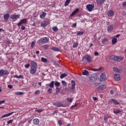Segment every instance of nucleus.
<instances>
[{
  "instance_id": "nucleus-25",
  "label": "nucleus",
  "mask_w": 126,
  "mask_h": 126,
  "mask_svg": "<svg viewBox=\"0 0 126 126\" xmlns=\"http://www.w3.org/2000/svg\"><path fill=\"white\" fill-rule=\"evenodd\" d=\"M45 16H46V12H43L42 14H41L40 15V18L41 19H44V18H45Z\"/></svg>"
},
{
  "instance_id": "nucleus-4",
  "label": "nucleus",
  "mask_w": 126,
  "mask_h": 126,
  "mask_svg": "<svg viewBox=\"0 0 126 126\" xmlns=\"http://www.w3.org/2000/svg\"><path fill=\"white\" fill-rule=\"evenodd\" d=\"M85 60L88 62V63H91V62H92V58L89 55L84 56L82 59V62H84Z\"/></svg>"
},
{
  "instance_id": "nucleus-29",
  "label": "nucleus",
  "mask_w": 126,
  "mask_h": 126,
  "mask_svg": "<svg viewBox=\"0 0 126 126\" xmlns=\"http://www.w3.org/2000/svg\"><path fill=\"white\" fill-rule=\"evenodd\" d=\"M14 77H16V78H20L23 79V75H20L19 76H18L17 75H14Z\"/></svg>"
},
{
  "instance_id": "nucleus-50",
  "label": "nucleus",
  "mask_w": 126,
  "mask_h": 126,
  "mask_svg": "<svg viewBox=\"0 0 126 126\" xmlns=\"http://www.w3.org/2000/svg\"><path fill=\"white\" fill-rule=\"evenodd\" d=\"M26 68H29V66H30V64L28 63L25 65Z\"/></svg>"
},
{
  "instance_id": "nucleus-6",
  "label": "nucleus",
  "mask_w": 126,
  "mask_h": 126,
  "mask_svg": "<svg viewBox=\"0 0 126 126\" xmlns=\"http://www.w3.org/2000/svg\"><path fill=\"white\" fill-rule=\"evenodd\" d=\"M110 59V60H113V61H116L117 62H122V61H123V59L113 55L111 56Z\"/></svg>"
},
{
  "instance_id": "nucleus-43",
  "label": "nucleus",
  "mask_w": 126,
  "mask_h": 126,
  "mask_svg": "<svg viewBox=\"0 0 126 126\" xmlns=\"http://www.w3.org/2000/svg\"><path fill=\"white\" fill-rule=\"evenodd\" d=\"M77 46H78V43H74L73 44V48H77Z\"/></svg>"
},
{
  "instance_id": "nucleus-7",
  "label": "nucleus",
  "mask_w": 126,
  "mask_h": 126,
  "mask_svg": "<svg viewBox=\"0 0 126 126\" xmlns=\"http://www.w3.org/2000/svg\"><path fill=\"white\" fill-rule=\"evenodd\" d=\"M106 78H107V77H106V74H105V73H102L101 74L100 80V81H101V82L105 81Z\"/></svg>"
},
{
  "instance_id": "nucleus-16",
  "label": "nucleus",
  "mask_w": 126,
  "mask_h": 126,
  "mask_svg": "<svg viewBox=\"0 0 126 126\" xmlns=\"http://www.w3.org/2000/svg\"><path fill=\"white\" fill-rule=\"evenodd\" d=\"M8 18H9V14L6 13L3 16V19L5 21H7L8 20Z\"/></svg>"
},
{
  "instance_id": "nucleus-3",
  "label": "nucleus",
  "mask_w": 126,
  "mask_h": 126,
  "mask_svg": "<svg viewBox=\"0 0 126 126\" xmlns=\"http://www.w3.org/2000/svg\"><path fill=\"white\" fill-rule=\"evenodd\" d=\"M95 7V5L94 3L92 4H89L86 5V8L88 11H90V12H91L94 9V8Z\"/></svg>"
},
{
  "instance_id": "nucleus-56",
  "label": "nucleus",
  "mask_w": 126,
  "mask_h": 126,
  "mask_svg": "<svg viewBox=\"0 0 126 126\" xmlns=\"http://www.w3.org/2000/svg\"><path fill=\"white\" fill-rule=\"evenodd\" d=\"M21 30H25V27L24 26H22V27L21 28Z\"/></svg>"
},
{
  "instance_id": "nucleus-28",
  "label": "nucleus",
  "mask_w": 126,
  "mask_h": 126,
  "mask_svg": "<svg viewBox=\"0 0 126 126\" xmlns=\"http://www.w3.org/2000/svg\"><path fill=\"white\" fill-rule=\"evenodd\" d=\"M122 111L121 110H120L119 109H115L114 111H113V113L114 114H119L120 113H121Z\"/></svg>"
},
{
  "instance_id": "nucleus-20",
  "label": "nucleus",
  "mask_w": 126,
  "mask_h": 126,
  "mask_svg": "<svg viewBox=\"0 0 126 126\" xmlns=\"http://www.w3.org/2000/svg\"><path fill=\"white\" fill-rule=\"evenodd\" d=\"M105 0H96V3L98 5H101L103 2H105Z\"/></svg>"
},
{
  "instance_id": "nucleus-11",
  "label": "nucleus",
  "mask_w": 126,
  "mask_h": 126,
  "mask_svg": "<svg viewBox=\"0 0 126 126\" xmlns=\"http://www.w3.org/2000/svg\"><path fill=\"white\" fill-rule=\"evenodd\" d=\"M108 16L109 17H112V16H114V14H115V12H114V11L112 10H110L108 11Z\"/></svg>"
},
{
  "instance_id": "nucleus-44",
  "label": "nucleus",
  "mask_w": 126,
  "mask_h": 126,
  "mask_svg": "<svg viewBox=\"0 0 126 126\" xmlns=\"http://www.w3.org/2000/svg\"><path fill=\"white\" fill-rule=\"evenodd\" d=\"M61 90V89H60L58 87H57L56 88V94H58L59 93V92H60Z\"/></svg>"
},
{
  "instance_id": "nucleus-1",
  "label": "nucleus",
  "mask_w": 126,
  "mask_h": 126,
  "mask_svg": "<svg viewBox=\"0 0 126 126\" xmlns=\"http://www.w3.org/2000/svg\"><path fill=\"white\" fill-rule=\"evenodd\" d=\"M31 64L32 66L30 73L33 75L36 73V70H37V63L34 61H32Z\"/></svg>"
},
{
  "instance_id": "nucleus-63",
  "label": "nucleus",
  "mask_w": 126,
  "mask_h": 126,
  "mask_svg": "<svg viewBox=\"0 0 126 126\" xmlns=\"http://www.w3.org/2000/svg\"><path fill=\"white\" fill-rule=\"evenodd\" d=\"M72 27H74V28H75V27H76V23L72 25Z\"/></svg>"
},
{
  "instance_id": "nucleus-19",
  "label": "nucleus",
  "mask_w": 126,
  "mask_h": 126,
  "mask_svg": "<svg viewBox=\"0 0 126 126\" xmlns=\"http://www.w3.org/2000/svg\"><path fill=\"white\" fill-rule=\"evenodd\" d=\"M55 85V82L52 81L51 82L50 84L48 85V86L50 87V88H54Z\"/></svg>"
},
{
  "instance_id": "nucleus-49",
  "label": "nucleus",
  "mask_w": 126,
  "mask_h": 126,
  "mask_svg": "<svg viewBox=\"0 0 126 126\" xmlns=\"http://www.w3.org/2000/svg\"><path fill=\"white\" fill-rule=\"evenodd\" d=\"M13 120H9V121H7V123L8 124H11L12 123H13Z\"/></svg>"
},
{
  "instance_id": "nucleus-21",
  "label": "nucleus",
  "mask_w": 126,
  "mask_h": 126,
  "mask_svg": "<svg viewBox=\"0 0 126 126\" xmlns=\"http://www.w3.org/2000/svg\"><path fill=\"white\" fill-rule=\"evenodd\" d=\"M109 41V38H104L102 40L101 43L102 45H106V43Z\"/></svg>"
},
{
  "instance_id": "nucleus-9",
  "label": "nucleus",
  "mask_w": 126,
  "mask_h": 126,
  "mask_svg": "<svg viewBox=\"0 0 126 126\" xmlns=\"http://www.w3.org/2000/svg\"><path fill=\"white\" fill-rule=\"evenodd\" d=\"M109 103H113L114 105H120V102H118L117 100L112 98L109 101Z\"/></svg>"
},
{
  "instance_id": "nucleus-64",
  "label": "nucleus",
  "mask_w": 126,
  "mask_h": 126,
  "mask_svg": "<svg viewBox=\"0 0 126 126\" xmlns=\"http://www.w3.org/2000/svg\"><path fill=\"white\" fill-rule=\"evenodd\" d=\"M120 36H121V34H117L116 35V37L119 38V37H120Z\"/></svg>"
},
{
  "instance_id": "nucleus-53",
  "label": "nucleus",
  "mask_w": 126,
  "mask_h": 126,
  "mask_svg": "<svg viewBox=\"0 0 126 126\" xmlns=\"http://www.w3.org/2000/svg\"><path fill=\"white\" fill-rule=\"evenodd\" d=\"M104 121L105 122V123L108 122V117H104Z\"/></svg>"
},
{
  "instance_id": "nucleus-30",
  "label": "nucleus",
  "mask_w": 126,
  "mask_h": 126,
  "mask_svg": "<svg viewBox=\"0 0 126 126\" xmlns=\"http://www.w3.org/2000/svg\"><path fill=\"white\" fill-rule=\"evenodd\" d=\"M52 50L53 51H54V52H60V50L59 48H57V47H53L52 48Z\"/></svg>"
},
{
  "instance_id": "nucleus-39",
  "label": "nucleus",
  "mask_w": 126,
  "mask_h": 126,
  "mask_svg": "<svg viewBox=\"0 0 126 126\" xmlns=\"http://www.w3.org/2000/svg\"><path fill=\"white\" fill-rule=\"evenodd\" d=\"M15 95H22L23 94V92H18L15 93Z\"/></svg>"
},
{
  "instance_id": "nucleus-42",
  "label": "nucleus",
  "mask_w": 126,
  "mask_h": 126,
  "mask_svg": "<svg viewBox=\"0 0 126 126\" xmlns=\"http://www.w3.org/2000/svg\"><path fill=\"white\" fill-rule=\"evenodd\" d=\"M67 101L70 103H71V102H72V98H71V97H67Z\"/></svg>"
},
{
  "instance_id": "nucleus-54",
  "label": "nucleus",
  "mask_w": 126,
  "mask_h": 126,
  "mask_svg": "<svg viewBox=\"0 0 126 126\" xmlns=\"http://www.w3.org/2000/svg\"><path fill=\"white\" fill-rule=\"evenodd\" d=\"M40 93V90H37L34 92V94H39Z\"/></svg>"
},
{
  "instance_id": "nucleus-58",
  "label": "nucleus",
  "mask_w": 126,
  "mask_h": 126,
  "mask_svg": "<svg viewBox=\"0 0 126 126\" xmlns=\"http://www.w3.org/2000/svg\"><path fill=\"white\" fill-rule=\"evenodd\" d=\"M93 99L94 100V101H97V97L94 96L93 97Z\"/></svg>"
},
{
  "instance_id": "nucleus-14",
  "label": "nucleus",
  "mask_w": 126,
  "mask_h": 126,
  "mask_svg": "<svg viewBox=\"0 0 126 126\" xmlns=\"http://www.w3.org/2000/svg\"><path fill=\"white\" fill-rule=\"evenodd\" d=\"M33 125L38 126L40 124V121L38 119H35L33 120Z\"/></svg>"
},
{
  "instance_id": "nucleus-32",
  "label": "nucleus",
  "mask_w": 126,
  "mask_h": 126,
  "mask_svg": "<svg viewBox=\"0 0 126 126\" xmlns=\"http://www.w3.org/2000/svg\"><path fill=\"white\" fill-rule=\"evenodd\" d=\"M83 34H84V32H77V36H81Z\"/></svg>"
},
{
  "instance_id": "nucleus-45",
  "label": "nucleus",
  "mask_w": 126,
  "mask_h": 126,
  "mask_svg": "<svg viewBox=\"0 0 126 126\" xmlns=\"http://www.w3.org/2000/svg\"><path fill=\"white\" fill-rule=\"evenodd\" d=\"M62 83L63 85V86H66V84H67L66 82L64 81H62Z\"/></svg>"
},
{
  "instance_id": "nucleus-41",
  "label": "nucleus",
  "mask_w": 126,
  "mask_h": 126,
  "mask_svg": "<svg viewBox=\"0 0 126 126\" xmlns=\"http://www.w3.org/2000/svg\"><path fill=\"white\" fill-rule=\"evenodd\" d=\"M52 30H53L54 32H57L59 30V29H58L57 27H54L52 28Z\"/></svg>"
},
{
  "instance_id": "nucleus-35",
  "label": "nucleus",
  "mask_w": 126,
  "mask_h": 126,
  "mask_svg": "<svg viewBox=\"0 0 126 126\" xmlns=\"http://www.w3.org/2000/svg\"><path fill=\"white\" fill-rule=\"evenodd\" d=\"M54 85H55V86H56V87H59L60 85H61V83L56 81L54 83Z\"/></svg>"
},
{
  "instance_id": "nucleus-23",
  "label": "nucleus",
  "mask_w": 126,
  "mask_h": 126,
  "mask_svg": "<svg viewBox=\"0 0 126 126\" xmlns=\"http://www.w3.org/2000/svg\"><path fill=\"white\" fill-rule=\"evenodd\" d=\"M71 83L72 84V87H71V89H74V88H75V81H74V80H72L71 82Z\"/></svg>"
},
{
  "instance_id": "nucleus-22",
  "label": "nucleus",
  "mask_w": 126,
  "mask_h": 126,
  "mask_svg": "<svg viewBox=\"0 0 126 126\" xmlns=\"http://www.w3.org/2000/svg\"><path fill=\"white\" fill-rule=\"evenodd\" d=\"M88 74H89V72L88 70H83V71L82 72L83 75H86V76H87V75H88Z\"/></svg>"
},
{
  "instance_id": "nucleus-52",
  "label": "nucleus",
  "mask_w": 126,
  "mask_h": 126,
  "mask_svg": "<svg viewBox=\"0 0 126 126\" xmlns=\"http://www.w3.org/2000/svg\"><path fill=\"white\" fill-rule=\"evenodd\" d=\"M58 124L59 126H62V125L63 124L62 121L61 120L58 121Z\"/></svg>"
},
{
  "instance_id": "nucleus-24",
  "label": "nucleus",
  "mask_w": 126,
  "mask_h": 126,
  "mask_svg": "<svg viewBox=\"0 0 126 126\" xmlns=\"http://www.w3.org/2000/svg\"><path fill=\"white\" fill-rule=\"evenodd\" d=\"M79 11V9H76V10H75L74 11L72 12V13L70 14V16L72 17L73 16V15H74V14H75V13H76V12H78Z\"/></svg>"
},
{
  "instance_id": "nucleus-61",
  "label": "nucleus",
  "mask_w": 126,
  "mask_h": 126,
  "mask_svg": "<svg viewBox=\"0 0 126 126\" xmlns=\"http://www.w3.org/2000/svg\"><path fill=\"white\" fill-rule=\"evenodd\" d=\"M35 53L36 54V55H39L40 54V51H37L35 52Z\"/></svg>"
},
{
  "instance_id": "nucleus-38",
  "label": "nucleus",
  "mask_w": 126,
  "mask_h": 126,
  "mask_svg": "<svg viewBox=\"0 0 126 126\" xmlns=\"http://www.w3.org/2000/svg\"><path fill=\"white\" fill-rule=\"evenodd\" d=\"M101 69H102V68L99 67L98 69H92V70H93V71H100V70H101Z\"/></svg>"
},
{
  "instance_id": "nucleus-37",
  "label": "nucleus",
  "mask_w": 126,
  "mask_h": 126,
  "mask_svg": "<svg viewBox=\"0 0 126 126\" xmlns=\"http://www.w3.org/2000/svg\"><path fill=\"white\" fill-rule=\"evenodd\" d=\"M65 76H66V74L65 73H63V74L61 75L60 78H61V79H63V78L65 77Z\"/></svg>"
},
{
  "instance_id": "nucleus-8",
  "label": "nucleus",
  "mask_w": 126,
  "mask_h": 126,
  "mask_svg": "<svg viewBox=\"0 0 126 126\" xmlns=\"http://www.w3.org/2000/svg\"><path fill=\"white\" fill-rule=\"evenodd\" d=\"M27 22V19H23L21 20L20 22L17 24L18 26H21L22 24H25Z\"/></svg>"
},
{
  "instance_id": "nucleus-13",
  "label": "nucleus",
  "mask_w": 126,
  "mask_h": 126,
  "mask_svg": "<svg viewBox=\"0 0 126 126\" xmlns=\"http://www.w3.org/2000/svg\"><path fill=\"white\" fill-rule=\"evenodd\" d=\"M107 88V86L106 85H101L98 87V90H104V89H106Z\"/></svg>"
},
{
  "instance_id": "nucleus-26",
  "label": "nucleus",
  "mask_w": 126,
  "mask_h": 126,
  "mask_svg": "<svg viewBox=\"0 0 126 126\" xmlns=\"http://www.w3.org/2000/svg\"><path fill=\"white\" fill-rule=\"evenodd\" d=\"M90 79L92 81H96L97 80V78L95 76H91Z\"/></svg>"
},
{
  "instance_id": "nucleus-55",
  "label": "nucleus",
  "mask_w": 126,
  "mask_h": 126,
  "mask_svg": "<svg viewBox=\"0 0 126 126\" xmlns=\"http://www.w3.org/2000/svg\"><path fill=\"white\" fill-rule=\"evenodd\" d=\"M122 6H126V1H125L122 3Z\"/></svg>"
},
{
  "instance_id": "nucleus-40",
  "label": "nucleus",
  "mask_w": 126,
  "mask_h": 126,
  "mask_svg": "<svg viewBox=\"0 0 126 126\" xmlns=\"http://www.w3.org/2000/svg\"><path fill=\"white\" fill-rule=\"evenodd\" d=\"M34 46H35V42L32 41L31 43V48L32 49H33V48H34Z\"/></svg>"
},
{
  "instance_id": "nucleus-46",
  "label": "nucleus",
  "mask_w": 126,
  "mask_h": 126,
  "mask_svg": "<svg viewBox=\"0 0 126 126\" xmlns=\"http://www.w3.org/2000/svg\"><path fill=\"white\" fill-rule=\"evenodd\" d=\"M35 111V112H37V113H42V112H43L42 109H36Z\"/></svg>"
},
{
  "instance_id": "nucleus-27",
  "label": "nucleus",
  "mask_w": 126,
  "mask_h": 126,
  "mask_svg": "<svg viewBox=\"0 0 126 126\" xmlns=\"http://www.w3.org/2000/svg\"><path fill=\"white\" fill-rule=\"evenodd\" d=\"M117 42H118V40L116 38H114L112 40V43L113 45H115V44H116Z\"/></svg>"
},
{
  "instance_id": "nucleus-17",
  "label": "nucleus",
  "mask_w": 126,
  "mask_h": 126,
  "mask_svg": "<svg viewBox=\"0 0 126 126\" xmlns=\"http://www.w3.org/2000/svg\"><path fill=\"white\" fill-rule=\"evenodd\" d=\"M13 113V112H12L7 114H4L1 117V119H3V118H6V117H9V116H11V115H12Z\"/></svg>"
},
{
  "instance_id": "nucleus-59",
  "label": "nucleus",
  "mask_w": 126,
  "mask_h": 126,
  "mask_svg": "<svg viewBox=\"0 0 126 126\" xmlns=\"http://www.w3.org/2000/svg\"><path fill=\"white\" fill-rule=\"evenodd\" d=\"M99 85H100V84H99L98 83H94L95 86H99Z\"/></svg>"
},
{
  "instance_id": "nucleus-33",
  "label": "nucleus",
  "mask_w": 126,
  "mask_h": 126,
  "mask_svg": "<svg viewBox=\"0 0 126 126\" xmlns=\"http://www.w3.org/2000/svg\"><path fill=\"white\" fill-rule=\"evenodd\" d=\"M40 26L41 27H47V26H48V24L46 23H41Z\"/></svg>"
},
{
  "instance_id": "nucleus-60",
  "label": "nucleus",
  "mask_w": 126,
  "mask_h": 126,
  "mask_svg": "<svg viewBox=\"0 0 126 126\" xmlns=\"http://www.w3.org/2000/svg\"><path fill=\"white\" fill-rule=\"evenodd\" d=\"M110 94H111V95H113V94H114V91L111 90V91H110Z\"/></svg>"
},
{
  "instance_id": "nucleus-48",
  "label": "nucleus",
  "mask_w": 126,
  "mask_h": 126,
  "mask_svg": "<svg viewBox=\"0 0 126 126\" xmlns=\"http://www.w3.org/2000/svg\"><path fill=\"white\" fill-rule=\"evenodd\" d=\"M52 88H50L48 89V93H49L50 94H51V93H52V91H51L52 90Z\"/></svg>"
},
{
  "instance_id": "nucleus-5",
  "label": "nucleus",
  "mask_w": 126,
  "mask_h": 126,
  "mask_svg": "<svg viewBox=\"0 0 126 126\" xmlns=\"http://www.w3.org/2000/svg\"><path fill=\"white\" fill-rule=\"evenodd\" d=\"M8 74H9V72L7 70L1 69L0 70V77L4 75H8Z\"/></svg>"
},
{
  "instance_id": "nucleus-47",
  "label": "nucleus",
  "mask_w": 126,
  "mask_h": 126,
  "mask_svg": "<svg viewBox=\"0 0 126 126\" xmlns=\"http://www.w3.org/2000/svg\"><path fill=\"white\" fill-rule=\"evenodd\" d=\"M43 48H44V49H48L49 48V45H44L43 46Z\"/></svg>"
},
{
  "instance_id": "nucleus-18",
  "label": "nucleus",
  "mask_w": 126,
  "mask_h": 126,
  "mask_svg": "<svg viewBox=\"0 0 126 126\" xmlns=\"http://www.w3.org/2000/svg\"><path fill=\"white\" fill-rule=\"evenodd\" d=\"M114 29V26L113 25H110L108 28H107V31L108 32H111V31H113V30Z\"/></svg>"
},
{
  "instance_id": "nucleus-62",
  "label": "nucleus",
  "mask_w": 126,
  "mask_h": 126,
  "mask_svg": "<svg viewBox=\"0 0 126 126\" xmlns=\"http://www.w3.org/2000/svg\"><path fill=\"white\" fill-rule=\"evenodd\" d=\"M94 55L95 56H98V55H99V53L98 52H94Z\"/></svg>"
},
{
  "instance_id": "nucleus-15",
  "label": "nucleus",
  "mask_w": 126,
  "mask_h": 126,
  "mask_svg": "<svg viewBox=\"0 0 126 126\" xmlns=\"http://www.w3.org/2000/svg\"><path fill=\"white\" fill-rule=\"evenodd\" d=\"M53 105L56 107H63V104H62L61 102H56Z\"/></svg>"
},
{
  "instance_id": "nucleus-2",
  "label": "nucleus",
  "mask_w": 126,
  "mask_h": 126,
  "mask_svg": "<svg viewBox=\"0 0 126 126\" xmlns=\"http://www.w3.org/2000/svg\"><path fill=\"white\" fill-rule=\"evenodd\" d=\"M49 37H44L39 39L37 41V43L39 44V45H43L44 44L48 43V41H49Z\"/></svg>"
},
{
  "instance_id": "nucleus-57",
  "label": "nucleus",
  "mask_w": 126,
  "mask_h": 126,
  "mask_svg": "<svg viewBox=\"0 0 126 126\" xmlns=\"http://www.w3.org/2000/svg\"><path fill=\"white\" fill-rule=\"evenodd\" d=\"M4 102H5V101H4V100H0V105H1V104H3V103H4Z\"/></svg>"
},
{
  "instance_id": "nucleus-51",
  "label": "nucleus",
  "mask_w": 126,
  "mask_h": 126,
  "mask_svg": "<svg viewBox=\"0 0 126 126\" xmlns=\"http://www.w3.org/2000/svg\"><path fill=\"white\" fill-rule=\"evenodd\" d=\"M7 87H8V88H9L10 89H12L13 86L11 85H8Z\"/></svg>"
},
{
  "instance_id": "nucleus-12",
  "label": "nucleus",
  "mask_w": 126,
  "mask_h": 126,
  "mask_svg": "<svg viewBox=\"0 0 126 126\" xmlns=\"http://www.w3.org/2000/svg\"><path fill=\"white\" fill-rule=\"evenodd\" d=\"M114 80H116V81H119L121 79V77H120V75L118 74H116L114 76Z\"/></svg>"
},
{
  "instance_id": "nucleus-34",
  "label": "nucleus",
  "mask_w": 126,
  "mask_h": 126,
  "mask_svg": "<svg viewBox=\"0 0 126 126\" xmlns=\"http://www.w3.org/2000/svg\"><path fill=\"white\" fill-rule=\"evenodd\" d=\"M113 71L115 72H121V70H120V69H118L117 67L113 68Z\"/></svg>"
},
{
  "instance_id": "nucleus-31",
  "label": "nucleus",
  "mask_w": 126,
  "mask_h": 126,
  "mask_svg": "<svg viewBox=\"0 0 126 126\" xmlns=\"http://www.w3.org/2000/svg\"><path fill=\"white\" fill-rule=\"evenodd\" d=\"M70 3V0H66L65 3H64V6H67L68 4Z\"/></svg>"
},
{
  "instance_id": "nucleus-36",
  "label": "nucleus",
  "mask_w": 126,
  "mask_h": 126,
  "mask_svg": "<svg viewBox=\"0 0 126 126\" xmlns=\"http://www.w3.org/2000/svg\"><path fill=\"white\" fill-rule=\"evenodd\" d=\"M47 61L48 60H47V59L44 57L41 58V62H43V63H47Z\"/></svg>"
},
{
  "instance_id": "nucleus-10",
  "label": "nucleus",
  "mask_w": 126,
  "mask_h": 126,
  "mask_svg": "<svg viewBox=\"0 0 126 126\" xmlns=\"http://www.w3.org/2000/svg\"><path fill=\"white\" fill-rule=\"evenodd\" d=\"M20 17V15H11L10 16L11 19H18Z\"/></svg>"
}]
</instances>
